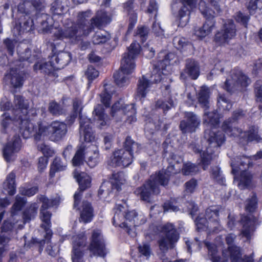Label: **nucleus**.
Masks as SVG:
<instances>
[{"label": "nucleus", "instance_id": "15", "mask_svg": "<svg viewBox=\"0 0 262 262\" xmlns=\"http://www.w3.org/2000/svg\"><path fill=\"white\" fill-rule=\"evenodd\" d=\"M16 122H18L17 125H19V132L24 138L27 139L34 136L36 140H39L41 139L42 135L38 132L39 126L43 125L41 123L39 122L37 125L34 126L26 115L19 116Z\"/></svg>", "mask_w": 262, "mask_h": 262}, {"label": "nucleus", "instance_id": "14", "mask_svg": "<svg viewBox=\"0 0 262 262\" xmlns=\"http://www.w3.org/2000/svg\"><path fill=\"white\" fill-rule=\"evenodd\" d=\"M222 127L225 132L229 136H241L242 138H245L247 142L253 141L257 142H262V137L258 134V128L257 127L254 126L250 127L249 130L247 132L244 133L243 135H242L241 129L236 127H232L231 121H225Z\"/></svg>", "mask_w": 262, "mask_h": 262}, {"label": "nucleus", "instance_id": "44", "mask_svg": "<svg viewBox=\"0 0 262 262\" xmlns=\"http://www.w3.org/2000/svg\"><path fill=\"white\" fill-rule=\"evenodd\" d=\"M185 71L192 79H196L200 74L198 63L193 60L187 59L186 60Z\"/></svg>", "mask_w": 262, "mask_h": 262}, {"label": "nucleus", "instance_id": "45", "mask_svg": "<svg viewBox=\"0 0 262 262\" xmlns=\"http://www.w3.org/2000/svg\"><path fill=\"white\" fill-rule=\"evenodd\" d=\"M126 181L124 173L123 172H118L112 174L110 179V182L113 188H115L117 191H120L121 186L125 184Z\"/></svg>", "mask_w": 262, "mask_h": 262}, {"label": "nucleus", "instance_id": "17", "mask_svg": "<svg viewBox=\"0 0 262 262\" xmlns=\"http://www.w3.org/2000/svg\"><path fill=\"white\" fill-rule=\"evenodd\" d=\"M133 158L130 151L120 149L113 152L107 160V165L110 167H126L132 163Z\"/></svg>", "mask_w": 262, "mask_h": 262}, {"label": "nucleus", "instance_id": "64", "mask_svg": "<svg viewBox=\"0 0 262 262\" xmlns=\"http://www.w3.org/2000/svg\"><path fill=\"white\" fill-rule=\"evenodd\" d=\"M38 150H40L44 155V157H51L54 153V150L51 149L48 145L42 143L37 145Z\"/></svg>", "mask_w": 262, "mask_h": 262}, {"label": "nucleus", "instance_id": "57", "mask_svg": "<svg viewBox=\"0 0 262 262\" xmlns=\"http://www.w3.org/2000/svg\"><path fill=\"white\" fill-rule=\"evenodd\" d=\"M38 206L35 203L32 204L30 207L24 212L25 222H29L34 219L37 214Z\"/></svg>", "mask_w": 262, "mask_h": 262}, {"label": "nucleus", "instance_id": "50", "mask_svg": "<svg viewBox=\"0 0 262 262\" xmlns=\"http://www.w3.org/2000/svg\"><path fill=\"white\" fill-rule=\"evenodd\" d=\"M111 37V34L104 30L97 31L92 38V41L95 45L104 43L109 40Z\"/></svg>", "mask_w": 262, "mask_h": 262}, {"label": "nucleus", "instance_id": "13", "mask_svg": "<svg viewBox=\"0 0 262 262\" xmlns=\"http://www.w3.org/2000/svg\"><path fill=\"white\" fill-rule=\"evenodd\" d=\"M139 43L133 42L128 47L127 52L123 54L120 69L125 73L132 74L135 68V59L140 52Z\"/></svg>", "mask_w": 262, "mask_h": 262}, {"label": "nucleus", "instance_id": "22", "mask_svg": "<svg viewBox=\"0 0 262 262\" xmlns=\"http://www.w3.org/2000/svg\"><path fill=\"white\" fill-rule=\"evenodd\" d=\"M73 173L79 185V190L76 192L74 195V207L76 208L79 204L82 192L90 187L91 180L89 176L85 172H79L76 170Z\"/></svg>", "mask_w": 262, "mask_h": 262}, {"label": "nucleus", "instance_id": "58", "mask_svg": "<svg viewBox=\"0 0 262 262\" xmlns=\"http://www.w3.org/2000/svg\"><path fill=\"white\" fill-rule=\"evenodd\" d=\"M217 104L219 108L223 110H229L232 104L229 100L224 95L220 94L217 98Z\"/></svg>", "mask_w": 262, "mask_h": 262}, {"label": "nucleus", "instance_id": "6", "mask_svg": "<svg viewBox=\"0 0 262 262\" xmlns=\"http://www.w3.org/2000/svg\"><path fill=\"white\" fill-rule=\"evenodd\" d=\"M221 208L219 206H211L205 210L204 216L199 215L195 222L198 230L208 229L210 231L217 232L221 230L219 212Z\"/></svg>", "mask_w": 262, "mask_h": 262}, {"label": "nucleus", "instance_id": "46", "mask_svg": "<svg viewBox=\"0 0 262 262\" xmlns=\"http://www.w3.org/2000/svg\"><path fill=\"white\" fill-rule=\"evenodd\" d=\"M91 15L90 11H88L81 13H79L77 16V20L76 22L78 25L80 26L82 29H86V28L91 29V32L94 29V26L92 25L91 19L90 20L91 23L88 22V18Z\"/></svg>", "mask_w": 262, "mask_h": 262}, {"label": "nucleus", "instance_id": "51", "mask_svg": "<svg viewBox=\"0 0 262 262\" xmlns=\"http://www.w3.org/2000/svg\"><path fill=\"white\" fill-rule=\"evenodd\" d=\"M66 167V162L62 161L60 158H55L51 166L50 171V177H53L55 172L65 170Z\"/></svg>", "mask_w": 262, "mask_h": 262}, {"label": "nucleus", "instance_id": "41", "mask_svg": "<svg viewBox=\"0 0 262 262\" xmlns=\"http://www.w3.org/2000/svg\"><path fill=\"white\" fill-rule=\"evenodd\" d=\"M146 222V218L143 214H138L136 213V217L132 221V223L129 224V228L127 229V233L131 236L136 235V227L140 226Z\"/></svg>", "mask_w": 262, "mask_h": 262}, {"label": "nucleus", "instance_id": "55", "mask_svg": "<svg viewBox=\"0 0 262 262\" xmlns=\"http://www.w3.org/2000/svg\"><path fill=\"white\" fill-rule=\"evenodd\" d=\"M197 0H183L182 3L184 8L181 9V18L184 16L189 15L190 10L194 8L196 6Z\"/></svg>", "mask_w": 262, "mask_h": 262}, {"label": "nucleus", "instance_id": "60", "mask_svg": "<svg viewBox=\"0 0 262 262\" xmlns=\"http://www.w3.org/2000/svg\"><path fill=\"white\" fill-rule=\"evenodd\" d=\"M197 186V180L192 178L184 184V192L186 193H192L195 191Z\"/></svg>", "mask_w": 262, "mask_h": 262}, {"label": "nucleus", "instance_id": "34", "mask_svg": "<svg viewBox=\"0 0 262 262\" xmlns=\"http://www.w3.org/2000/svg\"><path fill=\"white\" fill-rule=\"evenodd\" d=\"M103 87V89L99 95L100 101L106 107H107L110 105L112 96L115 92V88L112 84L105 81L104 82Z\"/></svg>", "mask_w": 262, "mask_h": 262}, {"label": "nucleus", "instance_id": "42", "mask_svg": "<svg viewBox=\"0 0 262 262\" xmlns=\"http://www.w3.org/2000/svg\"><path fill=\"white\" fill-rule=\"evenodd\" d=\"M93 216V209L90 203L86 201H83L79 221L84 223L90 222L92 220Z\"/></svg>", "mask_w": 262, "mask_h": 262}, {"label": "nucleus", "instance_id": "43", "mask_svg": "<svg viewBox=\"0 0 262 262\" xmlns=\"http://www.w3.org/2000/svg\"><path fill=\"white\" fill-rule=\"evenodd\" d=\"M209 88L206 86H202L198 94V99L201 106L206 110L209 108Z\"/></svg>", "mask_w": 262, "mask_h": 262}, {"label": "nucleus", "instance_id": "56", "mask_svg": "<svg viewBox=\"0 0 262 262\" xmlns=\"http://www.w3.org/2000/svg\"><path fill=\"white\" fill-rule=\"evenodd\" d=\"M124 146V149L126 151H130L133 156L134 152H137L139 149L138 144L134 142L130 137H126Z\"/></svg>", "mask_w": 262, "mask_h": 262}, {"label": "nucleus", "instance_id": "54", "mask_svg": "<svg viewBox=\"0 0 262 262\" xmlns=\"http://www.w3.org/2000/svg\"><path fill=\"white\" fill-rule=\"evenodd\" d=\"M48 111L52 115L56 116H60L64 112L63 107L55 101L49 102Z\"/></svg>", "mask_w": 262, "mask_h": 262}, {"label": "nucleus", "instance_id": "12", "mask_svg": "<svg viewBox=\"0 0 262 262\" xmlns=\"http://www.w3.org/2000/svg\"><path fill=\"white\" fill-rule=\"evenodd\" d=\"M250 82V79L241 71L234 70L226 79L224 89L231 92L246 87Z\"/></svg>", "mask_w": 262, "mask_h": 262}, {"label": "nucleus", "instance_id": "23", "mask_svg": "<svg viewBox=\"0 0 262 262\" xmlns=\"http://www.w3.org/2000/svg\"><path fill=\"white\" fill-rule=\"evenodd\" d=\"M79 133L81 139L86 142L93 141L95 139L93 131L90 126L92 122L86 117L79 115Z\"/></svg>", "mask_w": 262, "mask_h": 262}, {"label": "nucleus", "instance_id": "38", "mask_svg": "<svg viewBox=\"0 0 262 262\" xmlns=\"http://www.w3.org/2000/svg\"><path fill=\"white\" fill-rule=\"evenodd\" d=\"M239 169L242 171L239 179L238 187L241 189L251 187L252 184L253 176L249 172L242 169V168H239Z\"/></svg>", "mask_w": 262, "mask_h": 262}, {"label": "nucleus", "instance_id": "16", "mask_svg": "<svg viewBox=\"0 0 262 262\" xmlns=\"http://www.w3.org/2000/svg\"><path fill=\"white\" fill-rule=\"evenodd\" d=\"M124 208L121 205H118L115 208V214L113 217V224L121 228H124L126 232L129 228V224L132 223L133 219H135L136 212L134 210L126 212Z\"/></svg>", "mask_w": 262, "mask_h": 262}, {"label": "nucleus", "instance_id": "7", "mask_svg": "<svg viewBox=\"0 0 262 262\" xmlns=\"http://www.w3.org/2000/svg\"><path fill=\"white\" fill-rule=\"evenodd\" d=\"M85 155L88 157V164L91 167H95L100 161L99 150L96 146L92 145L86 147L85 145L81 144L78 147L72 159L73 165L74 166L80 165L83 162Z\"/></svg>", "mask_w": 262, "mask_h": 262}, {"label": "nucleus", "instance_id": "52", "mask_svg": "<svg viewBox=\"0 0 262 262\" xmlns=\"http://www.w3.org/2000/svg\"><path fill=\"white\" fill-rule=\"evenodd\" d=\"M199 171V167L194 164L187 162L183 164L181 172L184 175H194Z\"/></svg>", "mask_w": 262, "mask_h": 262}, {"label": "nucleus", "instance_id": "19", "mask_svg": "<svg viewBox=\"0 0 262 262\" xmlns=\"http://www.w3.org/2000/svg\"><path fill=\"white\" fill-rule=\"evenodd\" d=\"M89 250L94 256L104 257L107 251L103 236L99 230H94L92 233Z\"/></svg>", "mask_w": 262, "mask_h": 262}, {"label": "nucleus", "instance_id": "24", "mask_svg": "<svg viewBox=\"0 0 262 262\" xmlns=\"http://www.w3.org/2000/svg\"><path fill=\"white\" fill-rule=\"evenodd\" d=\"M86 237L81 233L74 237L73 248V262H82L83 252L81 248L85 245Z\"/></svg>", "mask_w": 262, "mask_h": 262}, {"label": "nucleus", "instance_id": "21", "mask_svg": "<svg viewBox=\"0 0 262 262\" xmlns=\"http://www.w3.org/2000/svg\"><path fill=\"white\" fill-rule=\"evenodd\" d=\"M40 231L43 233V236L46 238L45 239H41L37 238H33L31 241V244L39 248V251L40 253L43 250V246L46 243L47 246L46 249L47 253L51 257L56 256L59 253V249L58 246L52 243L50 241V238L52 235L48 236L46 234V232L45 229L40 228Z\"/></svg>", "mask_w": 262, "mask_h": 262}, {"label": "nucleus", "instance_id": "37", "mask_svg": "<svg viewBox=\"0 0 262 262\" xmlns=\"http://www.w3.org/2000/svg\"><path fill=\"white\" fill-rule=\"evenodd\" d=\"M252 160H253L250 157L242 156V157H237L235 159V161H232L231 165L232 167V171L234 173L237 172L239 169L240 167L243 166L244 168L245 166L247 168L252 166L253 163Z\"/></svg>", "mask_w": 262, "mask_h": 262}, {"label": "nucleus", "instance_id": "32", "mask_svg": "<svg viewBox=\"0 0 262 262\" xmlns=\"http://www.w3.org/2000/svg\"><path fill=\"white\" fill-rule=\"evenodd\" d=\"M71 59V54L67 52H60L57 55L51 57V59L54 61L56 70L63 68L69 63Z\"/></svg>", "mask_w": 262, "mask_h": 262}, {"label": "nucleus", "instance_id": "59", "mask_svg": "<svg viewBox=\"0 0 262 262\" xmlns=\"http://www.w3.org/2000/svg\"><path fill=\"white\" fill-rule=\"evenodd\" d=\"M180 0H173L171 4V10L172 14L176 17L178 27L180 25V7L179 3Z\"/></svg>", "mask_w": 262, "mask_h": 262}, {"label": "nucleus", "instance_id": "4", "mask_svg": "<svg viewBox=\"0 0 262 262\" xmlns=\"http://www.w3.org/2000/svg\"><path fill=\"white\" fill-rule=\"evenodd\" d=\"M204 136L208 143V146L206 151L201 155V157L203 169L205 170L213 158V152L216 151L225 141V136L222 132L213 128L212 130L206 129Z\"/></svg>", "mask_w": 262, "mask_h": 262}, {"label": "nucleus", "instance_id": "61", "mask_svg": "<svg viewBox=\"0 0 262 262\" xmlns=\"http://www.w3.org/2000/svg\"><path fill=\"white\" fill-rule=\"evenodd\" d=\"M173 105V102L171 99L167 101L163 100H159L156 102V108H161L164 112L168 111Z\"/></svg>", "mask_w": 262, "mask_h": 262}, {"label": "nucleus", "instance_id": "29", "mask_svg": "<svg viewBox=\"0 0 262 262\" xmlns=\"http://www.w3.org/2000/svg\"><path fill=\"white\" fill-rule=\"evenodd\" d=\"M5 79L10 80L14 88H19L23 85L24 80V73L19 68H12L9 74L5 76Z\"/></svg>", "mask_w": 262, "mask_h": 262}, {"label": "nucleus", "instance_id": "26", "mask_svg": "<svg viewBox=\"0 0 262 262\" xmlns=\"http://www.w3.org/2000/svg\"><path fill=\"white\" fill-rule=\"evenodd\" d=\"M29 101L23 96L19 95H15L12 104L13 112L14 116H26L27 110L29 108Z\"/></svg>", "mask_w": 262, "mask_h": 262}, {"label": "nucleus", "instance_id": "62", "mask_svg": "<svg viewBox=\"0 0 262 262\" xmlns=\"http://www.w3.org/2000/svg\"><path fill=\"white\" fill-rule=\"evenodd\" d=\"M247 7L250 13L253 14L256 9L262 8V2L261 0H250Z\"/></svg>", "mask_w": 262, "mask_h": 262}, {"label": "nucleus", "instance_id": "18", "mask_svg": "<svg viewBox=\"0 0 262 262\" xmlns=\"http://www.w3.org/2000/svg\"><path fill=\"white\" fill-rule=\"evenodd\" d=\"M136 112L133 104H125L121 100L115 102L112 106L111 114L113 117L123 115L126 116V120L129 123L135 122Z\"/></svg>", "mask_w": 262, "mask_h": 262}, {"label": "nucleus", "instance_id": "48", "mask_svg": "<svg viewBox=\"0 0 262 262\" xmlns=\"http://www.w3.org/2000/svg\"><path fill=\"white\" fill-rule=\"evenodd\" d=\"M130 73H125L120 69L114 74V81L120 87L124 86L129 83V75Z\"/></svg>", "mask_w": 262, "mask_h": 262}, {"label": "nucleus", "instance_id": "1", "mask_svg": "<svg viewBox=\"0 0 262 262\" xmlns=\"http://www.w3.org/2000/svg\"><path fill=\"white\" fill-rule=\"evenodd\" d=\"M179 170L178 163L176 165H169L166 170H160L151 175L142 186L137 189L136 192L137 194H140V198L143 201L151 202L152 195L160 193L159 185L166 186L170 177L179 172Z\"/></svg>", "mask_w": 262, "mask_h": 262}, {"label": "nucleus", "instance_id": "8", "mask_svg": "<svg viewBox=\"0 0 262 262\" xmlns=\"http://www.w3.org/2000/svg\"><path fill=\"white\" fill-rule=\"evenodd\" d=\"M64 30L59 31L56 34L58 38H67L73 42H76L80 40L81 37L88 36L91 33V29H82L76 23L72 22L70 20H68L67 23H64Z\"/></svg>", "mask_w": 262, "mask_h": 262}, {"label": "nucleus", "instance_id": "39", "mask_svg": "<svg viewBox=\"0 0 262 262\" xmlns=\"http://www.w3.org/2000/svg\"><path fill=\"white\" fill-rule=\"evenodd\" d=\"M15 178V173L12 172L7 177L6 180L3 183L4 193H8L10 195L15 193L16 190Z\"/></svg>", "mask_w": 262, "mask_h": 262}, {"label": "nucleus", "instance_id": "31", "mask_svg": "<svg viewBox=\"0 0 262 262\" xmlns=\"http://www.w3.org/2000/svg\"><path fill=\"white\" fill-rule=\"evenodd\" d=\"M242 225L241 232L247 238H249L254 231V221L253 216H244L241 220Z\"/></svg>", "mask_w": 262, "mask_h": 262}, {"label": "nucleus", "instance_id": "28", "mask_svg": "<svg viewBox=\"0 0 262 262\" xmlns=\"http://www.w3.org/2000/svg\"><path fill=\"white\" fill-rule=\"evenodd\" d=\"M33 20L30 16L26 17L24 15L19 16L18 20L16 23L13 32L15 36L20 35L32 29Z\"/></svg>", "mask_w": 262, "mask_h": 262}, {"label": "nucleus", "instance_id": "10", "mask_svg": "<svg viewBox=\"0 0 262 262\" xmlns=\"http://www.w3.org/2000/svg\"><path fill=\"white\" fill-rule=\"evenodd\" d=\"M67 132V126L66 123L54 121L48 126L40 125L38 133L42 136L50 135L52 140L59 141L65 137Z\"/></svg>", "mask_w": 262, "mask_h": 262}, {"label": "nucleus", "instance_id": "47", "mask_svg": "<svg viewBox=\"0 0 262 262\" xmlns=\"http://www.w3.org/2000/svg\"><path fill=\"white\" fill-rule=\"evenodd\" d=\"M66 1L56 0L51 4L50 10L53 15V19H56V16L61 18L63 10L65 8L63 4L66 3Z\"/></svg>", "mask_w": 262, "mask_h": 262}, {"label": "nucleus", "instance_id": "20", "mask_svg": "<svg viewBox=\"0 0 262 262\" xmlns=\"http://www.w3.org/2000/svg\"><path fill=\"white\" fill-rule=\"evenodd\" d=\"M236 29L233 21L227 20L224 24L222 30L216 33L214 40L219 45L228 42L236 35Z\"/></svg>", "mask_w": 262, "mask_h": 262}, {"label": "nucleus", "instance_id": "25", "mask_svg": "<svg viewBox=\"0 0 262 262\" xmlns=\"http://www.w3.org/2000/svg\"><path fill=\"white\" fill-rule=\"evenodd\" d=\"M42 4L40 0H25L18 6V11L26 17L36 13L41 9Z\"/></svg>", "mask_w": 262, "mask_h": 262}, {"label": "nucleus", "instance_id": "9", "mask_svg": "<svg viewBox=\"0 0 262 262\" xmlns=\"http://www.w3.org/2000/svg\"><path fill=\"white\" fill-rule=\"evenodd\" d=\"M39 200L42 204L40 208V218L42 223L40 225V228L45 229L46 234L50 236L51 235L50 229L51 213L47 209L50 207L57 205L59 203L60 198L56 196L49 200L46 196L41 195L39 198Z\"/></svg>", "mask_w": 262, "mask_h": 262}, {"label": "nucleus", "instance_id": "53", "mask_svg": "<svg viewBox=\"0 0 262 262\" xmlns=\"http://www.w3.org/2000/svg\"><path fill=\"white\" fill-rule=\"evenodd\" d=\"M18 54L20 60L27 61L29 63H32L37 58V55L32 54L30 50L28 48L26 49L23 52L19 51Z\"/></svg>", "mask_w": 262, "mask_h": 262}, {"label": "nucleus", "instance_id": "5", "mask_svg": "<svg viewBox=\"0 0 262 262\" xmlns=\"http://www.w3.org/2000/svg\"><path fill=\"white\" fill-rule=\"evenodd\" d=\"M205 245L208 248V255L212 262H226L228 257L230 258L231 262H254L252 254L249 256H245L242 259V254L239 248L232 246L228 247V250L223 251V255L225 259H222L217 254L216 247L215 245L209 243H205Z\"/></svg>", "mask_w": 262, "mask_h": 262}, {"label": "nucleus", "instance_id": "35", "mask_svg": "<svg viewBox=\"0 0 262 262\" xmlns=\"http://www.w3.org/2000/svg\"><path fill=\"white\" fill-rule=\"evenodd\" d=\"M111 21V17L106 12L100 10L97 12L95 17L91 19L94 28H100L104 25L110 23Z\"/></svg>", "mask_w": 262, "mask_h": 262}, {"label": "nucleus", "instance_id": "36", "mask_svg": "<svg viewBox=\"0 0 262 262\" xmlns=\"http://www.w3.org/2000/svg\"><path fill=\"white\" fill-rule=\"evenodd\" d=\"M18 116H15V117L12 119L10 117V116L7 113H4L2 116L1 125L2 132L4 133H9L11 130L13 129V125H17Z\"/></svg>", "mask_w": 262, "mask_h": 262}, {"label": "nucleus", "instance_id": "33", "mask_svg": "<svg viewBox=\"0 0 262 262\" xmlns=\"http://www.w3.org/2000/svg\"><path fill=\"white\" fill-rule=\"evenodd\" d=\"M94 119L100 128L106 126L108 123L107 116L104 113V108L100 104L97 105L93 111Z\"/></svg>", "mask_w": 262, "mask_h": 262}, {"label": "nucleus", "instance_id": "63", "mask_svg": "<svg viewBox=\"0 0 262 262\" xmlns=\"http://www.w3.org/2000/svg\"><path fill=\"white\" fill-rule=\"evenodd\" d=\"M148 32L149 29L147 27L141 26L138 27L136 35L139 37L141 40L144 41L146 40Z\"/></svg>", "mask_w": 262, "mask_h": 262}, {"label": "nucleus", "instance_id": "40", "mask_svg": "<svg viewBox=\"0 0 262 262\" xmlns=\"http://www.w3.org/2000/svg\"><path fill=\"white\" fill-rule=\"evenodd\" d=\"M33 68L35 71L39 70L40 72L48 75L52 73L55 70H56L54 61L51 58L48 62L36 63L34 65Z\"/></svg>", "mask_w": 262, "mask_h": 262}, {"label": "nucleus", "instance_id": "49", "mask_svg": "<svg viewBox=\"0 0 262 262\" xmlns=\"http://www.w3.org/2000/svg\"><path fill=\"white\" fill-rule=\"evenodd\" d=\"M219 122V117L216 111L207 112L205 111L203 117V123L208 126H216Z\"/></svg>", "mask_w": 262, "mask_h": 262}, {"label": "nucleus", "instance_id": "3", "mask_svg": "<svg viewBox=\"0 0 262 262\" xmlns=\"http://www.w3.org/2000/svg\"><path fill=\"white\" fill-rule=\"evenodd\" d=\"M209 1L213 10L207 7L204 1H202L199 3V10L206 18L203 26L195 31V34L200 38H204L211 33L215 25L213 18L221 11L217 0H209Z\"/></svg>", "mask_w": 262, "mask_h": 262}, {"label": "nucleus", "instance_id": "2", "mask_svg": "<svg viewBox=\"0 0 262 262\" xmlns=\"http://www.w3.org/2000/svg\"><path fill=\"white\" fill-rule=\"evenodd\" d=\"M174 55L172 53L167 54L164 59L159 61L154 65L152 75L150 79L148 80L145 76H143L138 80L137 89L136 96L140 99L145 98L151 84L153 83H157L161 80V74L167 75L170 69V59Z\"/></svg>", "mask_w": 262, "mask_h": 262}, {"label": "nucleus", "instance_id": "30", "mask_svg": "<svg viewBox=\"0 0 262 262\" xmlns=\"http://www.w3.org/2000/svg\"><path fill=\"white\" fill-rule=\"evenodd\" d=\"M199 124L200 120L194 114L191 112L187 113L186 120L181 123V130L185 133L194 132Z\"/></svg>", "mask_w": 262, "mask_h": 262}, {"label": "nucleus", "instance_id": "11", "mask_svg": "<svg viewBox=\"0 0 262 262\" xmlns=\"http://www.w3.org/2000/svg\"><path fill=\"white\" fill-rule=\"evenodd\" d=\"M179 239L176 230L171 224H167L163 226L162 232L158 240L160 251L165 253L168 249L171 248Z\"/></svg>", "mask_w": 262, "mask_h": 262}, {"label": "nucleus", "instance_id": "27", "mask_svg": "<svg viewBox=\"0 0 262 262\" xmlns=\"http://www.w3.org/2000/svg\"><path fill=\"white\" fill-rule=\"evenodd\" d=\"M21 147V140L19 137L15 136L12 141L8 142L3 150L5 159L9 162L13 160L14 154L18 152Z\"/></svg>", "mask_w": 262, "mask_h": 262}]
</instances>
